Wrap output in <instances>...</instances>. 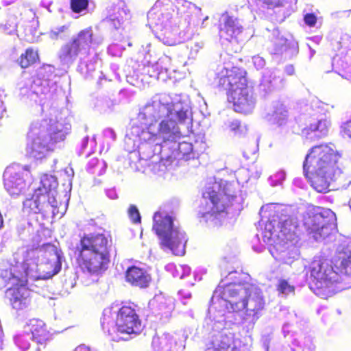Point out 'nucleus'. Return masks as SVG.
<instances>
[{
    "mask_svg": "<svg viewBox=\"0 0 351 351\" xmlns=\"http://www.w3.org/2000/svg\"><path fill=\"white\" fill-rule=\"evenodd\" d=\"M247 274L231 271L222 280L214 292L212 301L220 298V303L233 312L245 311L243 320L248 322L247 327L253 328L262 315L265 301L261 289L250 282Z\"/></svg>",
    "mask_w": 351,
    "mask_h": 351,
    "instance_id": "nucleus-1",
    "label": "nucleus"
},
{
    "mask_svg": "<svg viewBox=\"0 0 351 351\" xmlns=\"http://www.w3.org/2000/svg\"><path fill=\"white\" fill-rule=\"evenodd\" d=\"M142 114L138 112L131 128L126 134V143L132 141L134 147L137 143V153L140 160L157 162L159 160V167H164L162 171L167 169V159L164 158L163 153L169 149L168 141H175L176 129L171 125L164 122L156 124L153 121L141 119Z\"/></svg>",
    "mask_w": 351,
    "mask_h": 351,
    "instance_id": "nucleus-2",
    "label": "nucleus"
},
{
    "mask_svg": "<svg viewBox=\"0 0 351 351\" xmlns=\"http://www.w3.org/2000/svg\"><path fill=\"white\" fill-rule=\"evenodd\" d=\"M62 258L60 252L52 245H47L43 250H30L23 261V271H18L17 266H9L1 269L0 277L5 283L14 287L26 284L27 278H49L60 271Z\"/></svg>",
    "mask_w": 351,
    "mask_h": 351,
    "instance_id": "nucleus-3",
    "label": "nucleus"
},
{
    "mask_svg": "<svg viewBox=\"0 0 351 351\" xmlns=\"http://www.w3.org/2000/svg\"><path fill=\"white\" fill-rule=\"evenodd\" d=\"M343 169V158L328 145L311 148L303 162L304 176L319 193L329 191L331 182L341 178Z\"/></svg>",
    "mask_w": 351,
    "mask_h": 351,
    "instance_id": "nucleus-4",
    "label": "nucleus"
},
{
    "mask_svg": "<svg viewBox=\"0 0 351 351\" xmlns=\"http://www.w3.org/2000/svg\"><path fill=\"white\" fill-rule=\"evenodd\" d=\"M141 119L158 124L164 122L173 125L177 132L176 138L182 136L180 125H184L189 132L192 128V111L189 98L183 95H176L171 98L162 94L152 98L140 108Z\"/></svg>",
    "mask_w": 351,
    "mask_h": 351,
    "instance_id": "nucleus-5",
    "label": "nucleus"
},
{
    "mask_svg": "<svg viewBox=\"0 0 351 351\" xmlns=\"http://www.w3.org/2000/svg\"><path fill=\"white\" fill-rule=\"evenodd\" d=\"M242 201V197L237 195L234 184L222 180L210 181L203 191L198 215L206 223L219 226L230 214V205L233 210H240Z\"/></svg>",
    "mask_w": 351,
    "mask_h": 351,
    "instance_id": "nucleus-6",
    "label": "nucleus"
},
{
    "mask_svg": "<svg viewBox=\"0 0 351 351\" xmlns=\"http://www.w3.org/2000/svg\"><path fill=\"white\" fill-rule=\"evenodd\" d=\"M297 229L296 222L287 216L274 217L265 223L263 240L271 246L269 252L276 261L291 265L298 258Z\"/></svg>",
    "mask_w": 351,
    "mask_h": 351,
    "instance_id": "nucleus-7",
    "label": "nucleus"
},
{
    "mask_svg": "<svg viewBox=\"0 0 351 351\" xmlns=\"http://www.w3.org/2000/svg\"><path fill=\"white\" fill-rule=\"evenodd\" d=\"M103 41V36L95 32L91 27L85 28L62 45L58 51V58L62 64L71 65L81 56L77 71L85 78L91 77L95 71L97 57L96 55L90 56L89 50L90 47H98Z\"/></svg>",
    "mask_w": 351,
    "mask_h": 351,
    "instance_id": "nucleus-8",
    "label": "nucleus"
},
{
    "mask_svg": "<svg viewBox=\"0 0 351 351\" xmlns=\"http://www.w3.org/2000/svg\"><path fill=\"white\" fill-rule=\"evenodd\" d=\"M112 241L110 236L102 233L84 236L77 246L82 269L90 274H99L107 269Z\"/></svg>",
    "mask_w": 351,
    "mask_h": 351,
    "instance_id": "nucleus-9",
    "label": "nucleus"
},
{
    "mask_svg": "<svg viewBox=\"0 0 351 351\" xmlns=\"http://www.w3.org/2000/svg\"><path fill=\"white\" fill-rule=\"evenodd\" d=\"M69 128L56 122L49 125L47 120L32 124L27 145V154L35 160H42L53 151L56 143L64 140Z\"/></svg>",
    "mask_w": 351,
    "mask_h": 351,
    "instance_id": "nucleus-10",
    "label": "nucleus"
},
{
    "mask_svg": "<svg viewBox=\"0 0 351 351\" xmlns=\"http://www.w3.org/2000/svg\"><path fill=\"white\" fill-rule=\"evenodd\" d=\"M245 71L237 67L226 69V74L219 77V85L228 91V99L233 103L234 110L250 114L255 108L256 98L252 88L247 86Z\"/></svg>",
    "mask_w": 351,
    "mask_h": 351,
    "instance_id": "nucleus-11",
    "label": "nucleus"
},
{
    "mask_svg": "<svg viewBox=\"0 0 351 351\" xmlns=\"http://www.w3.org/2000/svg\"><path fill=\"white\" fill-rule=\"evenodd\" d=\"M101 324L105 332L110 336L119 332L122 336L119 339L123 340L138 335L143 328L136 311L128 306H123L119 310L115 307L104 309Z\"/></svg>",
    "mask_w": 351,
    "mask_h": 351,
    "instance_id": "nucleus-12",
    "label": "nucleus"
},
{
    "mask_svg": "<svg viewBox=\"0 0 351 351\" xmlns=\"http://www.w3.org/2000/svg\"><path fill=\"white\" fill-rule=\"evenodd\" d=\"M153 229L160 240L161 247L175 255H184L187 239L185 232L175 223L173 217L157 212L153 217Z\"/></svg>",
    "mask_w": 351,
    "mask_h": 351,
    "instance_id": "nucleus-13",
    "label": "nucleus"
},
{
    "mask_svg": "<svg viewBox=\"0 0 351 351\" xmlns=\"http://www.w3.org/2000/svg\"><path fill=\"white\" fill-rule=\"evenodd\" d=\"M209 315L204 322V328L210 337L206 351H239L234 346V334L226 328L224 311H215L210 308Z\"/></svg>",
    "mask_w": 351,
    "mask_h": 351,
    "instance_id": "nucleus-14",
    "label": "nucleus"
},
{
    "mask_svg": "<svg viewBox=\"0 0 351 351\" xmlns=\"http://www.w3.org/2000/svg\"><path fill=\"white\" fill-rule=\"evenodd\" d=\"M309 270L316 295L327 298L341 291L338 289L339 275L333 269L330 261L315 257L309 266Z\"/></svg>",
    "mask_w": 351,
    "mask_h": 351,
    "instance_id": "nucleus-15",
    "label": "nucleus"
},
{
    "mask_svg": "<svg viewBox=\"0 0 351 351\" xmlns=\"http://www.w3.org/2000/svg\"><path fill=\"white\" fill-rule=\"evenodd\" d=\"M336 216L329 208L317 207L313 212L308 213L304 219V226L309 234H313L315 241H319L328 236L335 228Z\"/></svg>",
    "mask_w": 351,
    "mask_h": 351,
    "instance_id": "nucleus-16",
    "label": "nucleus"
},
{
    "mask_svg": "<svg viewBox=\"0 0 351 351\" xmlns=\"http://www.w3.org/2000/svg\"><path fill=\"white\" fill-rule=\"evenodd\" d=\"M55 68L51 64H44L38 72V77L30 82L29 87H22L20 94L30 100L37 101L39 96L46 95L51 92L53 82L52 77L54 75Z\"/></svg>",
    "mask_w": 351,
    "mask_h": 351,
    "instance_id": "nucleus-17",
    "label": "nucleus"
},
{
    "mask_svg": "<svg viewBox=\"0 0 351 351\" xmlns=\"http://www.w3.org/2000/svg\"><path fill=\"white\" fill-rule=\"evenodd\" d=\"M56 196L42 192L41 189H35L32 196L23 202V210L27 213L55 215L58 205Z\"/></svg>",
    "mask_w": 351,
    "mask_h": 351,
    "instance_id": "nucleus-18",
    "label": "nucleus"
},
{
    "mask_svg": "<svg viewBox=\"0 0 351 351\" xmlns=\"http://www.w3.org/2000/svg\"><path fill=\"white\" fill-rule=\"evenodd\" d=\"M29 174L27 166L13 165L7 167L3 173L4 187L11 196H18L27 187L26 178Z\"/></svg>",
    "mask_w": 351,
    "mask_h": 351,
    "instance_id": "nucleus-19",
    "label": "nucleus"
},
{
    "mask_svg": "<svg viewBox=\"0 0 351 351\" xmlns=\"http://www.w3.org/2000/svg\"><path fill=\"white\" fill-rule=\"evenodd\" d=\"M173 12V5L168 0H158L147 13L149 26L158 29L172 25Z\"/></svg>",
    "mask_w": 351,
    "mask_h": 351,
    "instance_id": "nucleus-20",
    "label": "nucleus"
},
{
    "mask_svg": "<svg viewBox=\"0 0 351 351\" xmlns=\"http://www.w3.org/2000/svg\"><path fill=\"white\" fill-rule=\"evenodd\" d=\"M181 136L175 141H168L169 149L164 152L163 157L167 159V168L176 159L188 160L193 151V145L188 142L178 143Z\"/></svg>",
    "mask_w": 351,
    "mask_h": 351,
    "instance_id": "nucleus-21",
    "label": "nucleus"
},
{
    "mask_svg": "<svg viewBox=\"0 0 351 351\" xmlns=\"http://www.w3.org/2000/svg\"><path fill=\"white\" fill-rule=\"evenodd\" d=\"M243 26L239 20L228 13L221 15L219 19V36L228 41L236 40L242 32Z\"/></svg>",
    "mask_w": 351,
    "mask_h": 351,
    "instance_id": "nucleus-22",
    "label": "nucleus"
},
{
    "mask_svg": "<svg viewBox=\"0 0 351 351\" xmlns=\"http://www.w3.org/2000/svg\"><path fill=\"white\" fill-rule=\"evenodd\" d=\"M26 284L9 288L6 295L13 308L19 311L28 307L31 300V291L25 287Z\"/></svg>",
    "mask_w": 351,
    "mask_h": 351,
    "instance_id": "nucleus-23",
    "label": "nucleus"
},
{
    "mask_svg": "<svg viewBox=\"0 0 351 351\" xmlns=\"http://www.w3.org/2000/svg\"><path fill=\"white\" fill-rule=\"evenodd\" d=\"M130 18V11L122 0H113L108 9V19L110 25L115 29H119Z\"/></svg>",
    "mask_w": 351,
    "mask_h": 351,
    "instance_id": "nucleus-24",
    "label": "nucleus"
},
{
    "mask_svg": "<svg viewBox=\"0 0 351 351\" xmlns=\"http://www.w3.org/2000/svg\"><path fill=\"white\" fill-rule=\"evenodd\" d=\"M339 258L337 267L343 276H339L338 289L342 291L351 287V249L348 247Z\"/></svg>",
    "mask_w": 351,
    "mask_h": 351,
    "instance_id": "nucleus-25",
    "label": "nucleus"
},
{
    "mask_svg": "<svg viewBox=\"0 0 351 351\" xmlns=\"http://www.w3.org/2000/svg\"><path fill=\"white\" fill-rule=\"evenodd\" d=\"M330 126V122L326 119H320L310 123L302 130V134L311 141L326 136Z\"/></svg>",
    "mask_w": 351,
    "mask_h": 351,
    "instance_id": "nucleus-26",
    "label": "nucleus"
},
{
    "mask_svg": "<svg viewBox=\"0 0 351 351\" xmlns=\"http://www.w3.org/2000/svg\"><path fill=\"white\" fill-rule=\"evenodd\" d=\"M286 81L278 76L274 71L265 72L259 85L261 93L267 95L276 90H280L285 86Z\"/></svg>",
    "mask_w": 351,
    "mask_h": 351,
    "instance_id": "nucleus-27",
    "label": "nucleus"
},
{
    "mask_svg": "<svg viewBox=\"0 0 351 351\" xmlns=\"http://www.w3.org/2000/svg\"><path fill=\"white\" fill-rule=\"evenodd\" d=\"M125 280L133 286L145 288L148 287L151 276L145 269L132 266L125 271Z\"/></svg>",
    "mask_w": 351,
    "mask_h": 351,
    "instance_id": "nucleus-28",
    "label": "nucleus"
},
{
    "mask_svg": "<svg viewBox=\"0 0 351 351\" xmlns=\"http://www.w3.org/2000/svg\"><path fill=\"white\" fill-rule=\"evenodd\" d=\"M157 38L165 45L173 46L182 42L180 36L178 26L176 25H169V26L160 27L154 29Z\"/></svg>",
    "mask_w": 351,
    "mask_h": 351,
    "instance_id": "nucleus-29",
    "label": "nucleus"
},
{
    "mask_svg": "<svg viewBox=\"0 0 351 351\" xmlns=\"http://www.w3.org/2000/svg\"><path fill=\"white\" fill-rule=\"evenodd\" d=\"M27 331L31 332L29 337L38 343H43L49 337V332L47 330L45 324L43 321L38 319L29 320Z\"/></svg>",
    "mask_w": 351,
    "mask_h": 351,
    "instance_id": "nucleus-30",
    "label": "nucleus"
},
{
    "mask_svg": "<svg viewBox=\"0 0 351 351\" xmlns=\"http://www.w3.org/2000/svg\"><path fill=\"white\" fill-rule=\"evenodd\" d=\"M176 343L171 335L163 333L161 335L154 336L152 344L154 351H171Z\"/></svg>",
    "mask_w": 351,
    "mask_h": 351,
    "instance_id": "nucleus-31",
    "label": "nucleus"
},
{
    "mask_svg": "<svg viewBox=\"0 0 351 351\" xmlns=\"http://www.w3.org/2000/svg\"><path fill=\"white\" fill-rule=\"evenodd\" d=\"M58 186L57 179L54 176L45 174L41 177L40 185L36 189H41L42 192L51 193L52 195H57Z\"/></svg>",
    "mask_w": 351,
    "mask_h": 351,
    "instance_id": "nucleus-32",
    "label": "nucleus"
},
{
    "mask_svg": "<svg viewBox=\"0 0 351 351\" xmlns=\"http://www.w3.org/2000/svg\"><path fill=\"white\" fill-rule=\"evenodd\" d=\"M287 118V110L285 106L281 104H277L274 106L272 113L268 114L267 120L273 123L282 125Z\"/></svg>",
    "mask_w": 351,
    "mask_h": 351,
    "instance_id": "nucleus-33",
    "label": "nucleus"
},
{
    "mask_svg": "<svg viewBox=\"0 0 351 351\" xmlns=\"http://www.w3.org/2000/svg\"><path fill=\"white\" fill-rule=\"evenodd\" d=\"M19 23L18 16L16 15H8L7 19L0 25V29L5 34L12 35L17 32Z\"/></svg>",
    "mask_w": 351,
    "mask_h": 351,
    "instance_id": "nucleus-34",
    "label": "nucleus"
},
{
    "mask_svg": "<svg viewBox=\"0 0 351 351\" xmlns=\"http://www.w3.org/2000/svg\"><path fill=\"white\" fill-rule=\"evenodd\" d=\"M38 58V54L37 51L29 48L26 49L25 53H22L19 60V63L22 68H27L32 64L34 63Z\"/></svg>",
    "mask_w": 351,
    "mask_h": 351,
    "instance_id": "nucleus-35",
    "label": "nucleus"
},
{
    "mask_svg": "<svg viewBox=\"0 0 351 351\" xmlns=\"http://www.w3.org/2000/svg\"><path fill=\"white\" fill-rule=\"evenodd\" d=\"M69 25H63L52 27L47 33L49 38L52 40L64 39L69 34Z\"/></svg>",
    "mask_w": 351,
    "mask_h": 351,
    "instance_id": "nucleus-36",
    "label": "nucleus"
},
{
    "mask_svg": "<svg viewBox=\"0 0 351 351\" xmlns=\"http://www.w3.org/2000/svg\"><path fill=\"white\" fill-rule=\"evenodd\" d=\"M106 164L104 161H99L97 158H91L87 165L86 170L93 174L101 175L104 171Z\"/></svg>",
    "mask_w": 351,
    "mask_h": 351,
    "instance_id": "nucleus-37",
    "label": "nucleus"
},
{
    "mask_svg": "<svg viewBox=\"0 0 351 351\" xmlns=\"http://www.w3.org/2000/svg\"><path fill=\"white\" fill-rule=\"evenodd\" d=\"M158 308L162 317L169 318L175 308L173 300L172 298L165 299L163 302H160Z\"/></svg>",
    "mask_w": 351,
    "mask_h": 351,
    "instance_id": "nucleus-38",
    "label": "nucleus"
},
{
    "mask_svg": "<svg viewBox=\"0 0 351 351\" xmlns=\"http://www.w3.org/2000/svg\"><path fill=\"white\" fill-rule=\"evenodd\" d=\"M88 0H70L71 10L77 14L84 15L88 11Z\"/></svg>",
    "mask_w": 351,
    "mask_h": 351,
    "instance_id": "nucleus-39",
    "label": "nucleus"
},
{
    "mask_svg": "<svg viewBox=\"0 0 351 351\" xmlns=\"http://www.w3.org/2000/svg\"><path fill=\"white\" fill-rule=\"evenodd\" d=\"M287 40L284 37H279L274 41L273 53L274 54H280L287 49Z\"/></svg>",
    "mask_w": 351,
    "mask_h": 351,
    "instance_id": "nucleus-40",
    "label": "nucleus"
},
{
    "mask_svg": "<svg viewBox=\"0 0 351 351\" xmlns=\"http://www.w3.org/2000/svg\"><path fill=\"white\" fill-rule=\"evenodd\" d=\"M289 0H256L258 5H267L269 8L284 7Z\"/></svg>",
    "mask_w": 351,
    "mask_h": 351,
    "instance_id": "nucleus-41",
    "label": "nucleus"
},
{
    "mask_svg": "<svg viewBox=\"0 0 351 351\" xmlns=\"http://www.w3.org/2000/svg\"><path fill=\"white\" fill-rule=\"evenodd\" d=\"M280 294L287 295L294 291V287L289 285L285 280H280L277 288Z\"/></svg>",
    "mask_w": 351,
    "mask_h": 351,
    "instance_id": "nucleus-42",
    "label": "nucleus"
},
{
    "mask_svg": "<svg viewBox=\"0 0 351 351\" xmlns=\"http://www.w3.org/2000/svg\"><path fill=\"white\" fill-rule=\"evenodd\" d=\"M286 173L284 171H279L274 175L269 177V182L271 186H275L280 185L285 180Z\"/></svg>",
    "mask_w": 351,
    "mask_h": 351,
    "instance_id": "nucleus-43",
    "label": "nucleus"
},
{
    "mask_svg": "<svg viewBox=\"0 0 351 351\" xmlns=\"http://www.w3.org/2000/svg\"><path fill=\"white\" fill-rule=\"evenodd\" d=\"M230 128L237 135H241L247 130L245 125H243L238 120L233 121L230 125Z\"/></svg>",
    "mask_w": 351,
    "mask_h": 351,
    "instance_id": "nucleus-44",
    "label": "nucleus"
},
{
    "mask_svg": "<svg viewBox=\"0 0 351 351\" xmlns=\"http://www.w3.org/2000/svg\"><path fill=\"white\" fill-rule=\"evenodd\" d=\"M162 68L159 66V62H157L152 66L148 65L147 67V74L150 77H158L160 73L162 72Z\"/></svg>",
    "mask_w": 351,
    "mask_h": 351,
    "instance_id": "nucleus-45",
    "label": "nucleus"
},
{
    "mask_svg": "<svg viewBox=\"0 0 351 351\" xmlns=\"http://www.w3.org/2000/svg\"><path fill=\"white\" fill-rule=\"evenodd\" d=\"M29 336H19L15 337L16 344L23 351L27 350L29 347V343L26 341V338Z\"/></svg>",
    "mask_w": 351,
    "mask_h": 351,
    "instance_id": "nucleus-46",
    "label": "nucleus"
},
{
    "mask_svg": "<svg viewBox=\"0 0 351 351\" xmlns=\"http://www.w3.org/2000/svg\"><path fill=\"white\" fill-rule=\"evenodd\" d=\"M129 215L134 222L137 223L141 221V216L139 212L135 206H130L129 208Z\"/></svg>",
    "mask_w": 351,
    "mask_h": 351,
    "instance_id": "nucleus-47",
    "label": "nucleus"
},
{
    "mask_svg": "<svg viewBox=\"0 0 351 351\" xmlns=\"http://www.w3.org/2000/svg\"><path fill=\"white\" fill-rule=\"evenodd\" d=\"M252 62L257 69H263L265 65V59L259 56H253Z\"/></svg>",
    "mask_w": 351,
    "mask_h": 351,
    "instance_id": "nucleus-48",
    "label": "nucleus"
},
{
    "mask_svg": "<svg viewBox=\"0 0 351 351\" xmlns=\"http://www.w3.org/2000/svg\"><path fill=\"white\" fill-rule=\"evenodd\" d=\"M341 128L343 135L351 139V115L350 119L342 125Z\"/></svg>",
    "mask_w": 351,
    "mask_h": 351,
    "instance_id": "nucleus-49",
    "label": "nucleus"
},
{
    "mask_svg": "<svg viewBox=\"0 0 351 351\" xmlns=\"http://www.w3.org/2000/svg\"><path fill=\"white\" fill-rule=\"evenodd\" d=\"M304 20L308 26H314L317 22V17L314 14H306Z\"/></svg>",
    "mask_w": 351,
    "mask_h": 351,
    "instance_id": "nucleus-50",
    "label": "nucleus"
},
{
    "mask_svg": "<svg viewBox=\"0 0 351 351\" xmlns=\"http://www.w3.org/2000/svg\"><path fill=\"white\" fill-rule=\"evenodd\" d=\"M187 4V8L189 9V12L195 14L196 16H198L201 14V9L197 8L195 4H192L191 3H186Z\"/></svg>",
    "mask_w": 351,
    "mask_h": 351,
    "instance_id": "nucleus-51",
    "label": "nucleus"
},
{
    "mask_svg": "<svg viewBox=\"0 0 351 351\" xmlns=\"http://www.w3.org/2000/svg\"><path fill=\"white\" fill-rule=\"evenodd\" d=\"M5 97L3 90H0V119L2 118L3 113L5 112L3 97Z\"/></svg>",
    "mask_w": 351,
    "mask_h": 351,
    "instance_id": "nucleus-52",
    "label": "nucleus"
},
{
    "mask_svg": "<svg viewBox=\"0 0 351 351\" xmlns=\"http://www.w3.org/2000/svg\"><path fill=\"white\" fill-rule=\"evenodd\" d=\"M104 136L106 138H110L112 141H114L116 140V133L115 132L111 129V128H107L104 131Z\"/></svg>",
    "mask_w": 351,
    "mask_h": 351,
    "instance_id": "nucleus-53",
    "label": "nucleus"
},
{
    "mask_svg": "<svg viewBox=\"0 0 351 351\" xmlns=\"http://www.w3.org/2000/svg\"><path fill=\"white\" fill-rule=\"evenodd\" d=\"M180 269L181 271L180 278H183L190 274L191 268L188 265H180Z\"/></svg>",
    "mask_w": 351,
    "mask_h": 351,
    "instance_id": "nucleus-54",
    "label": "nucleus"
},
{
    "mask_svg": "<svg viewBox=\"0 0 351 351\" xmlns=\"http://www.w3.org/2000/svg\"><path fill=\"white\" fill-rule=\"evenodd\" d=\"M106 196L110 199H116L118 198L117 193L115 189H108L106 191Z\"/></svg>",
    "mask_w": 351,
    "mask_h": 351,
    "instance_id": "nucleus-55",
    "label": "nucleus"
},
{
    "mask_svg": "<svg viewBox=\"0 0 351 351\" xmlns=\"http://www.w3.org/2000/svg\"><path fill=\"white\" fill-rule=\"evenodd\" d=\"M178 295L180 296V298L184 300L190 299L191 298V292L185 289L180 290L178 293Z\"/></svg>",
    "mask_w": 351,
    "mask_h": 351,
    "instance_id": "nucleus-56",
    "label": "nucleus"
},
{
    "mask_svg": "<svg viewBox=\"0 0 351 351\" xmlns=\"http://www.w3.org/2000/svg\"><path fill=\"white\" fill-rule=\"evenodd\" d=\"M73 351H97L84 344L78 346Z\"/></svg>",
    "mask_w": 351,
    "mask_h": 351,
    "instance_id": "nucleus-57",
    "label": "nucleus"
},
{
    "mask_svg": "<svg viewBox=\"0 0 351 351\" xmlns=\"http://www.w3.org/2000/svg\"><path fill=\"white\" fill-rule=\"evenodd\" d=\"M285 73L289 75H292L294 74L295 69L294 66L292 64L287 65L285 67Z\"/></svg>",
    "mask_w": 351,
    "mask_h": 351,
    "instance_id": "nucleus-58",
    "label": "nucleus"
},
{
    "mask_svg": "<svg viewBox=\"0 0 351 351\" xmlns=\"http://www.w3.org/2000/svg\"><path fill=\"white\" fill-rule=\"evenodd\" d=\"M88 137L86 136L82 141L80 154H82L83 151L86 149V147L88 145Z\"/></svg>",
    "mask_w": 351,
    "mask_h": 351,
    "instance_id": "nucleus-59",
    "label": "nucleus"
},
{
    "mask_svg": "<svg viewBox=\"0 0 351 351\" xmlns=\"http://www.w3.org/2000/svg\"><path fill=\"white\" fill-rule=\"evenodd\" d=\"M117 47H118V46L115 44H112V45H109L108 47V53L112 54L113 56H116L117 54L115 53H114V50L115 49V48Z\"/></svg>",
    "mask_w": 351,
    "mask_h": 351,
    "instance_id": "nucleus-60",
    "label": "nucleus"
},
{
    "mask_svg": "<svg viewBox=\"0 0 351 351\" xmlns=\"http://www.w3.org/2000/svg\"><path fill=\"white\" fill-rule=\"evenodd\" d=\"M256 150H257V145L253 149V150H252L250 152L245 150L243 152V156L246 158H249V154H255Z\"/></svg>",
    "mask_w": 351,
    "mask_h": 351,
    "instance_id": "nucleus-61",
    "label": "nucleus"
},
{
    "mask_svg": "<svg viewBox=\"0 0 351 351\" xmlns=\"http://www.w3.org/2000/svg\"><path fill=\"white\" fill-rule=\"evenodd\" d=\"M201 19H193L192 17L190 18L189 19V23H193V24L194 25H197L199 23V21Z\"/></svg>",
    "mask_w": 351,
    "mask_h": 351,
    "instance_id": "nucleus-62",
    "label": "nucleus"
},
{
    "mask_svg": "<svg viewBox=\"0 0 351 351\" xmlns=\"http://www.w3.org/2000/svg\"><path fill=\"white\" fill-rule=\"evenodd\" d=\"M178 12H180V14H182V13H185V11H184V5H182V7H179L178 8Z\"/></svg>",
    "mask_w": 351,
    "mask_h": 351,
    "instance_id": "nucleus-63",
    "label": "nucleus"
},
{
    "mask_svg": "<svg viewBox=\"0 0 351 351\" xmlns=\"http://www.w3.org/2000/svg\"><path fill=\"white\" fill-rule=\"evenodd\" d=\"M202 43H201V45H195L194 47H191L192 49L195 50L196 51H198V49H199V48H202Z\"/></svg>",
    "mask_w": 351,
    "mask_h": 351,
    "instance_id": "nucleus-64",
    "label": "nucleus"
}]
</instances>
